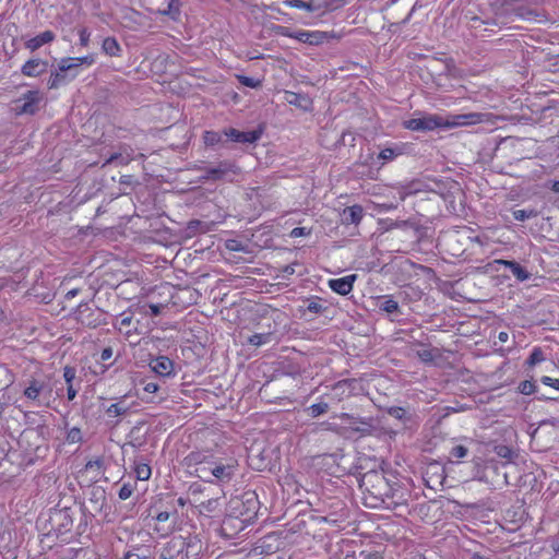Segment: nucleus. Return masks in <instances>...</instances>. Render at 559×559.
I'll use <instances>...</instances> for the list:
<instances>
[{"mask_svg":"<svg viewBox=\"0 0 559 559\" xmlns=\"http://www.w3.org/2000/svg\"><path fill=\"white\" fill-rule=\"evenodd\" d=\"M536 216H537V212L535 210H515V211H513V217L516 221H521V222L532 218V217H536Z\"/></svg>","mask_w":559,"mask_h":559,"instance_id":"29","label":"nucleus"},{"mask_svg":"<svg viewBox=\"0 0 559 559\" xmlns=\"http://www.w3.org/2000/svg\"><path fill=\"white\" fill-rule=\"evenodd\" d=\"M75 75H76V73H72V74L70 75V79L75 78Z\"/></svg>","mask_w":559,"mask_h":559,"instance_id":"64","label":"nucleus"},{"mask_svg":"<svg viewBox=\"0 0 559 559\" xmlns=\"http://www.w3.org/2000/svg\"><path fill=\"white\" fill-rule=\"evenodd\" d=\"M87 472H93L95 477L99 476L103 472V461L100 459L88 461L85 465Z\"/></svg>","mask_w":559,"mask_h":559,"instance_id":"27","label":"nucleus"},{"mask_svg":"<svg viewBox=\"0 0 559 559\" xmlns=\"http://www.w3.org/2000/svg\"><path fill=\"white\" fill-rule=\"evenodd\" d=\"M347 388V384L346 382H338L334 385L333 390L334 391H342V393H344L345 389Z\"/></svg>","mask_w":559,"mask_h":559,"instance_id":"51","label":"nucleus"},{"mask_svg":"<svg viewBox=\"0 0 559 559\" xmlns=\"http://www.w3.org/2000/svg\"><path fill=\"white\" fill-rule=\"evenodd\" d=\"M389 414L394 418L402 419L406 416V409L402 407H392L390 408Z\"/></svg>","mask_w":559,"mask_h":559,"instance_id":"44","label":"nucleus"},{"mask_svg":"<svg viewBox=\"0 0 559 559\" xmlns=\"http://www.w3.org/2000/svg\"><path fill=\"white\" fill-rule=\"evenodd\" d=\"M271 336L272 335L270 333L254 334V335L249 337V343L254 345V346H261L263 344L269 343L270 340H271Z\"/></svg>","mask_w":559,"mask_h":559,"instance_id":"30","label":"nucleus"},{"mask_svg":"<svg viewBox=\"0 0 559 559\" xmlns=\"http://www.w3.org/2000/svg\"><path fill=\"white\" fill-rule=\"evenodd\" d=\"M92 316V310L88 307H80L79 310V321L82 324L88 325V326H96L97 322L96 320H91L90 317Z\"/></svg>","mask_w":559,"mask_h":559,"instance_id":"23","label":"nucleus"},{"mask_svg":"<svg viewBox=\"0 0 559 559\" xmlns=\"http://www.w3.org/2000/svg\"><path fill=\"white\" fill-rule=\"evenodd\" d=\"M356 278L357 276L355 274H352L344 276L342 278L330 280L329 286L333 292L345 296L352 292L353 284L356 281Z\"/></svg>","mask_w":559,"mask_h":559,"instance_id":"11","label":"nucleus"},{"mask_svg":"<svg viewBox=\"0 0 559 559\" xmlns=\"http://www.w3.org/2000/svg\"><path fill=\"white\" fill-rule=\"evenodd\" d=\"M103 51L110 57H119L121 47L115 37H106L102 44Z\"/></svg>","mask_w":559,"mask_h":559,"instance_id":"21","label":"nucleus"},{"mask_svg":"<svg viewBox=\"0 0 559 559\" xmlns=\"http://www.w3.org/2000/svg\"><path fill=\"white\" fill-rule=\"evenodd\" d=\"M466 454H467V449L464 445H455L451 450V455L456 459H462V457L466 456Z\"/></svg>","mask_w":559,"mask_h":559,"instance_id":"42","label":"nucleus"},{"mask_svg":"<svg viewBox=\"0 0 559 559\" xmlns=\"http://www.w3.org/2000/svg\"><path fill=\"white\" fill-rule=\"evenodd\" d=\"M485 117H486V115L480 114V112L450 115L447 118H443V127L444 128H456V127H464V126H473V124L484 122Z\"/></svg>","mask_w":559,"mask_h":559,"instance_id":"6","label":"nucleus"},{"mask_svg":"<svg viewBox=\"0 0 559 559\" xmlns=\"http://www.w3.org/2000/svg\"><path fill=\"white\" fill-rule=\"evenodd\" d=\"M495 452L498 456L511 460L513 457V451L507 445H497Z\"/></svg>","mask_w":559,"mask_h":559,"instance_id":"34","label":"nucleus"},{"mask_svg":"<svg viewBox=\"0 0 559 559\" xmlns=\"http://www.w3.org/2000/svg\"><path fill=\"white\" fill-rule=\"evenodd\" d=\"M420 358L425 361H428L431 359V354L428 350H424L419 354Z\"/></svg>","mask_w":559,"mask_h":559,"instance_id":"54","label":"nucleus"},{"mask_svg":"<svg viewBox=\"0 0 559 559\" xmlns=\"http://www.w3.org/2000/svg\"><path fill=\"white\" fill-rule=\"evenodd\" d=\"M399 153L393 148H384L380 152L379 157L383 160H392Z\"/></svg>","mask_w":559,"mask_h":559,"instance_id":"41","label":"nucleus"},{"mask_svg":"<svg viewBox=\"0 0 559 559\" xmlns=\"http://www.w3.org/2000/svg\"><path fill=\"white\" fill-rule=\"evenodd\" d=\"M225 135L230 138L235 142L239 143H253L258 141L261 136V132L259 131H249V132H242L237 129H227L225 130Z\"/></svg>","mask_w":559,"mask_h":559,"instance_id":"13","label":"nucleus"},{"mask_svg":"<svg viewBox=\"0 0 559 559\" xmlns=\"http://www.w3.org/2000/svg\"><path fill=\"white\" fill-rule=\"evenodd\" d=\"M187 543L181 537L170 539L160 552V559H187Z\"/></svg>","mask_w":559,"mask_h":559,"instance_id":"8","label":"nucleus"},{"mask_svg":"<svg viewBox=\"0 0 559 559\" xmlns=\"http://www.w3.org/2000/svg\"><path fill=\"white\" fill-rule=\"evenodd\" d=\"M127 409L128 408L122 403H115L107 408L106 413L109 416H120L123 415Z\"/></svg>","mask_w":559,"mask_h":559,"instance_id":"31","label":"nucleus"},{"mask_svg":"<svg viewBox=\"0 0 559 559\" xmlns=\"http://www.w3.org/2000/svg\"><path fill=\"white\" fill-rule=\"evenodd\" d=\"M40 95L37 91H28L19 99L15 100V111L19 115L34 114L37 110Z\"/></svg>","mask_w":559,"mask_h":559,"instance_id":"9","label":"nucleus"},{"mask_svg":"<svg viewBox=\"0 0 559 559\" xmlns=\"http://www.w3.org/2000/svg\"><path fill=\"white\" fill-rule=\"evenodd\" d=\"M204 142L207 145H214L219 142L221 136L217 132L214 131H205L203 135Z\"/></svg>","mask_w":559,"mask_h":559,"instance_id":"35","label":"nucleus"},{"mask_svg":"<svg viewBox=\"0 0 559 559\" xmlns=\"http://www.w3.org/2000/svg\"><path fill=\"white\" fill-rule=\"evenodd\" d=\"M231 170V166L225 163L219 164L217 167L210 168L205 170V174L202 176L204 180H218L225 177L228 171Z\"/></svg>","mask_w":559,"mask_h":559,"instance_id":"19","label":"nucleus"},{"mask_svg":"<svg viewBox=\"0 0 559 559\" xmlns=\"http://www.w3.org/2000/svg\"><path fill=\"white\" fill-rule=\"evenodd\" d=\"M198 507H199L201 513L214 512L218 507V499L212 498L206 501H202L199 503Z\"/></svg>","mask_w":559,"mask_h":559,"instance_id":"25","label":"nucleus"},{"mask_svg":"<svg viewBox=\"0 0 559 559\" xmlns=\"http://www.w3.org/2000/svg\"><path fill=\"white\" fill-rule=\"evenodd\" d=\"M82 439L81 430L78 428H72L67 436V441L69 443H78Z\"/></svg>","mask_w":559,"mask_h":559,"instance_id":"37","label":"nucleus"},{"mask_svg":"<svg viewBox=\"0 0 559 559\" xmlns=\"http://www.w3.org/2000/svg\"><path fill=\"white\" fill-rule=\"evenodd\" d=\"M94 63L93 56H85L81 58H63L59 62V70L61 72L75 71L81 64L91 66Z\"/></svg>","mask_w":559,"mask_h":559,"instance_id":"12","label":"nucleus"},{"mask_svg":"<svg viewBox=\"0 0 559 559\" xmlns=\"http://www.w3.org/2000/svg\"><path fill=\"white\" fill-rule=\"evenodd\" d=\"M48 62L41 59H31L22 67V73L35 78L46 72Z\"/></svg>","mask_w":559,"mask_h":559,"instance_id":"14","label":"nucleus"},{"mask_svg":"<svg viewBox=\"0 0 559 559\" xmlns=\"http://www.w3.org/2000/svg\"><path fill=\"white\" fill-rule=\"evenodd\" d=\"M90 40V33L87 29L83 28L80 31V43L82 46H87Z\"/></svg>","mask_w":559,"mask_h":559,"instance_id":"47","label":"nucleus"},{"mask_svg":"<svg viewBox=\"0 0 559 559\" xmlns=\"http://www.w3.org/2000/svg\"><path fill=\"white\" fill-rule=\"evenodd\" d=\"M545 359L544 353L540 348H534L531 356L528 357L527 364L530 366H535L542 362Z\"/></svg>","mask_w":559,"mask_h":559,"instance_id":"32","label":"nucleus"},{"mask_svg":"<svg viewBox=\"0 0 559 559\" xmlns=\"http://www.w3.org/2000/svg\"><path fill=\"white\" fill-rule=\"evenodd\" d=\"M169 518V514L167 512H160L158 515H157V521L159 522H165L167 521Z\"/></svg>","mask_w":559,"mask_h":559,"instance_id":"53","label":"nucleus"},{"mask_svg":"<svg viewBox=\"0 0 559 559\" xmlns=\"http://www.w3.org/2000/svg\"><path fill=\"white\" fill-rule=\"evenodd\" d=\"M132 492H133V487H132V485H130V484H124V485L120 488V490H119V493H118V495H119V498H120L121 500H127V499H129V498L131 497Z\"/></svg>","mask_w":559,"mask_h":559,"instance_id":"39","label":"nucleus"},{"mask_svg":"<svg viewBox=\"0 0 559 559\" xmlns=\"http://www.w3.org/2000/svg\"><path fill=\"white\" fill-rule=\"evenodd\" d=\"M69 81V75L67 72H61L59 69L56 72H52L49 80L48 86L49 88H58L61 85L66 84Z\"/></svg>","mask_w":559,"mask_h":559,"instance_id":"22","label":"nucleus"},{"mask_svg":"<svg viewBox=\"0 0 559 559\" xmlns=\"http://www.w3.org/2000/svg\"><path fill=\"white\" fill-rule=\"evenodd\" d=\"M309 231H307V229L305 227H295L292 231H290V236L293 238H297V237H301V236H306L308 235Z\"/></svg>","mask_w":559,"mask_h":559,"instance_id":"46","label":"nucleus"},{"mask_svg":"<svg viewBox=\"0 0 559 559\" xmlns=\"http://www.w3.org/2000/svg\"><path fill=\"white\" fill-rule=\"evenodd\" d=\"M381 309L388 313H393L399 309V305L393 299H388L381 305Z\"/></svg>","mask_w":559,"mask_h":559,"instance_id":"38","label":"nucleus"},{"mask_svg":"<svg viewBox=\"0 0 559 559\" xmlns=\"http://www.w3.org/2000/svg\"><path fill=\"white\" fill-rule=\"evenodd\" d=\"M236 469V460H223L219 457L215 466H213L211 478L214 477L221 483H228L234 477Z\"/></svg>","mask_w":559,"mask_h":559,"instance_id":"7","label":"nucleus"},{"mask_svg":"<svg viewBox=\"0 0 559 559\" xmlns=\"http://www.w3.org/2000/svg\"><path fill=\"white\" fill-rule=\"evenodd\" d=\"M200 487H201L200 485H193V486H191V487H190V490H191L192 495H194V493H197V492H200V491H201Z\"/></svg>","mask_w":559,"mask_h":559,"instance_id":"59","label":"nucleus"},{"mask_svg":"<svg viewBox=\"0 0 559 559\" xmlns=\"http://www.w3.org/2000/svg\"><path fill=\"white\" fill-rule=\"evenodd\" d=\"M284 4L290 8L306 10L308 12H313L316 10L311 2H305L302 0H286L284 1Z\"/></svg>","mask_w":559,"mask_h":559,"instance_id":"24","label":"nucleus"},{"mask_svg":"<svg viewBox=\"0 0 559 559\" xmlns=\"http://www.w3.org/2000/svg\"><path fill=\"white\" fill-rule=\"evenodd\" d=\"M147 8L153 13L169 14L175 16L178 12L177 8L174 9L176 0H145Z\"/></svg>","mask_w":559,"mask_h":559,"instance_id":"10","label":"nucleus"},{"mask_svg":"<svg viewBox=\"0 0 559 559\" xmlns=\"http://www.w3.org/2000/svg\"><path fill=\"white\" fill-rule=\"evenodd\" d=\"M78 294V289L69 290L66 295L68 299L73 298Z\"/></svg>","mask_w":559,"mask_h":559,"instance_id":"58","label":"nucleus"},{"mask_svg":"<svg viewBox=\"0 0 559 559\" xmlns=\"http://www.w3.org/2000/svg\"><path fill=\"white\" fill-rule=\"evenodd\" d=\"M471 559H484V558H481V557H479V556L474 555V556H472V557H471Z\"/></svg>","mask_w":559,"mask_h":559,"instance_id":"63","label":"nucleus"},{"mask_svg":"<svg viewBox=\"0 0 559 559\" xmlns=\"http://www.w3.org/2000/svg\"><path fill=\"white\" fill-rule=\"evenodd\" d=\"M68 400L72 401L76 396V391L73 389L72 384H68Z\"/></svg>","mask_w":559,"mask_h":559,"instance_id":"50","label":"nucleus"},{"mask_svg":"<svg viewBox=\"0 0 559 559\" xmlns=\"http://www.w3.org/2000/svg\"><path fill=\"white\" fill-rule=\"evenodd\" d=\"M53 385L50 377L37 374L32 377L24 389V396L36 406H48L52 397Z\"/></svg>","mask_w":559,"mask_h":559,"instance_id":"2","label":"nucleus"},{"mask_svg":"<svg viewBox=\"0 0 559 559\" xmlns=\"http://www.w3.org/2000/svg\"><path fill=\"white\" fill-rule=\"evenodd\" d=\"M130 323H131V318L130 317H126V318H123L121 320V325L128 326V325H130Z\"/></svg>","mask_w":559,"mask_h":559,"instance_id":"60","label":"nucleus"},{"mask_svg":"<svg viewBox=\"0 0 559 559\" xmlns=\"http://www.w3.org/2000/svg\"><path fill=\"white\" fill-rule=\"evenodd\" d=\"M150 309L152 311V314L157 316L160 313V306L159 305H150Z\"/></svg>","mask_w":559,"mask_h":559,"instance_id":"52","label":"nucleus"},{"mask_svg":"<svg viewBox=\"0 0 559 559\" xmlns=\"http://www.w3.org/2000/svg\"><path fill=\"white\" fill-rule=\"evenodd\" d=\"M404 126L413 131H430L443 127V117L439 115H424L405 121Z\"/></svg>","mask_w":559,"mask_h":559,"instance_id":"5","label":"nucleus"},{"mask_svg":"<svg viewBox=\"0 0 559 559\" xmlns=\"http://www.w3.org/2000/svg\"><path fill=\"white\" fill-rule=\"evenodd\" d=\"M112 354H114L112 348L111 347H106V348H104L102 350L100 359L103 361H106V360H108V359H110L112 357Z\"/></svg>","mask_w":559,"mask_h":559,"instance_id":"48","label":"nucleus"},{"mask_svg":"<svg viewBox=\"0 0 559 559\" xmlns=\"http://www.w3.org/2000/svg\"><path fill=\"white\" fill-rule=\"evenodd\" d=\"M542 382L545 385L551 386L559 391V379H555V378L545 376L542 378Z\"/></svg>","mask_w":559,"mask_h":559,"instance_id":"43","label":"nucleus"},{"mask_svg":"<svg viewBox=\"0 0 559 559\" xmlns=\"http://www.w3.org/2000/svg\"><path fill=\"white\" fill-rule=\"evenodd\" d=\"M551 190L556 193H559V181H554L551 183Z\"/></svg>","mask_w":559,"mask_h":559,"instance_id":"57","label":"nucleus"},{"mask_svg":"<svg viewBox=\"0 0 559 559\" xmlns=\"http://www.w3.org/2000/svg\"><path fill=\"white\" fill-rule=\"evenodd\" d=\"M519 390L522 394L530 395L535 391V384L525 380L520 383Z\"/></svg>","mask_w":559,"mask_h":559,"instance_id":"36","label":"nucleus"},{"mask_svg":"<svg viewBox=\"0 0 559 559\" xmlns=\"http://www.w3.org/2000/svg\"><path fill=\"white\" fill-rule=\"evenodd\" d=\"M329 409V404L328 403H317V404H312L311 406L308 407V413L311 417H318L324 413H326Z\"/></svg>","mask_w":559,"mask_h":559,"instance_id":"26","label":"nucleus"},{"mask_svg":"<svg viewBox=\"0 0 559 559\" xmlns=\"http://www.w3.org/2000/svg\"><path fill=\"white\" fill-rule=\"evenodd\" d=\"M55 39V34L51 31H45L41 34L28 39L25 46L31 51H35L43 45L48 44Z\"/></svg>","mask_w":559,"mask_h":559,"instance_id":"18","label":"nucleus"},{"mask_svg":"<svg viewBox=\"0 0 559 559\" xmlns=\"http://www.w3.org/2000/svg\"><path fill=\"white\" fill-rule=\"evenodd\" d=\"M287 35V33H284ZM288 36L296 38L301 43H308L310 45H319L325 39V34L322 32H308V31H299L294 34H288Z\"/></svg>","mask_w":559,"mask_h":559,"instance_id":"15","label":"nucleus"},{"mask_svg":"<svg viewBox=\"0 0 559 559\" xmlns=\"http://www.w3.org/2000/svg\"><path fill=\"white\" fill-rule=\"evenodd\" d=\"M150 366L152 370L159 376H169L174 370L173 361L165 356L153 359Z\"/></svg>","mask_w":559,"mask_h":559,"instance_id":"16","label":"nucleus"},{"mask_svg":"<svg viewBox=\"0 0 559 559\" xmlns=\"http://www.w3.org/2000/svg\"><path fill=\"white\" fill-rule=\"evenodd\" d=\"M497 262L508 266L511 270L512 274L519 281L523 282L530 278L528 272L525 269H523L519 263L507 260H498Z\"/></svg>","mask_w":559,"mask_h":559,"instance_id":"20","label":"nucleus"},{"mask_svg":"<svg viewBox=\"0 0 559 559\" xmlns=\"http://www.w3.org/2000/svg\"><path fill=\"white\" fill-rule=\"evenodd\" d=\"M63 377H64V380L68 384H71L72 380L74 379L75 377V371L74 369L70 368V367H66L64 368V373H63Z\"/></svg>","mask_w":559,"mask_h":559,"instance_id":"45","label":"nucleus"},{"mask_svg":"<svg viewBox=\"0 0 559 559\" xmlns=\"http://www.w3.org/2000/svg\"><path fill=\"white\" fill-rule=\"evenodd\" d=\"M239 81L242 85L248 86V87L255 88V87L260 86V81H258L253 78L239 76Z\"/></svg>","mask_w":559,"mask_h":559,"instance_id":"40","label":"nucleus"},{"mask_svg":"<svg viewBox=\"0 0 559 559\" xmlns=\"http://www.w3.org/2000/svg\"><path fill=\"white\" fill-rule=\"evenodd\" d=\"M360 488L364 492L365 504L377 508L390 497V486L384 475L377 471H370L362 475Z\"/></svg>","mask_w":559,"mask_h":559,"instance_id":"1","label":"nucleus"},{"mask_svg":"<svg viewBox=\"0 0 559 559\" xmlns=\"http://www.w3.org/2000/svg\"><path fill=\"white\" fill-rule=\"evenodd\" d=\"M136 478L140 480H147L151 477V467L147 464H138L135 466Z\"/></svg>","mask_w":559,"mask_h":559,"instance_id":"28","label":"nucleus"},{"mask_svg":"<svg viewBox=\"0 0 559 559\" xmlns=\"http://www.w3.org/2000/svg\"><path fill=\"white\" fill-rule=\"evenodd\" d=\"M286 100L289 103V104H293V105H296V106H302V102H306V97L299 95V94H296V93H293V92H287L286 93Z\"/></svg>","mask_w":559,"mask_h":559,"instance_id":"33","label":"nucleus"},{"mask_svg":"<svg viewBox=\"0 0 559 559\" xmlns=\"http://www.w3.org/2000/svg\"><path fill=\"white\" fill-rule=\"evenodd\" d=\"M3 377H8V371L5 369L0 368V379Z\"/></svg>","mask_w":559,"mask_h":559,"instance_id":"62","label":"nucleus"},{"mask_svg":"<svg viewBox=\"0 0 559 559\" xmlns=\"http://www.w3.org/2000/svg\"><path fill=\"white\" fill-rule=\"evenodd\" d=\"M498 338H499V341H500V342H503V343H504V342H507V341H508L509 335H508V333H507V332H500V333H499V335H498Z\"/></svg>","mask_w":559,"mask_h":559,"instance_id":"55","label":"nucleus"},{"mask_svg":"<svg viewBox=\"0 0 559 559\" xmlns=\"http://www.w3.org/2000/svg\"><path fill=\"white\" fill-rule=\"evenodd\" d=\"M219 457L209 451H194L185 460L191 474H194L197 477L205 481L212 483L213 479L211 478V473Z\"/></svg>","mask_w":559,"mask_h":559,"instance_id":"3","label":"nucleus"},{"mask_svg":"<svg viewBox=\"0 0 559 559\" xmlns=\"http://www.w3.org/2000/svg\"><path fill=\"white\" fill-rule=\"evenodd\" d=\"M124 559H143V558H141L138 554L128 552V554H126Z\"/></svg>","mask_w":559,"mask_h":559,"instance_id":"56","label":"nucleus"},{"mask_svg":"<svg viewBox=\"0 0 559 559\" xmlns=\"http://www.w3.org/2000/svg\"><path fill=\"white\" fill-rule=\"evenodd\" d=\"M364 216V210L360 205H353L344 209L342 213V222L345 225H358Z\"/></svg>","mask_w":559,"mask_h":559,"instance_id":"17","label":"nucleus"},{"mask_svg":"<svg viewBox=\"0 0 559 559\" xmlns=\"http://www.w3.org/2000/svg\"><path fill=\"white\" fill-rule=\"evenodd\" d=\"M338 418H341L342 420H349V419H352V416L346 413H343V414L338 415Z\"/></svg>","mask_w":559,"mask_h":559,"instance_id":"61","label":"nucleus"},{"mask_svg":"<svg viewBox=\"0 0 559 559\" xmlns=\"http://www.w3.org/2000/svg\"><path fill=\"white\" fill-rule=\"evenodd\" d=\"M449 251L456 257L462 255L468 250L474 243L483 246V241L479 236H474L473 231L468 227H461L454 230L448 236L447 239Z\"/></svg>","mask_w":559,"mask_h":559,"instance_id":"4","label":"nucleus"},{"mask_svg":"<svg viewBox=\"0 0 559 559\" xmlns=\"http://www.w3.org/2000/svg\"><path fill=\"white\" fill-rule=\"evenodd\" d=\"M144 391L147 393H156L158 391V384L148 382L144 385Z\"/></svg>","mask_w":559,"mask_h":559,"instance_id":"49","label":"nucleus"}]
</instances>
